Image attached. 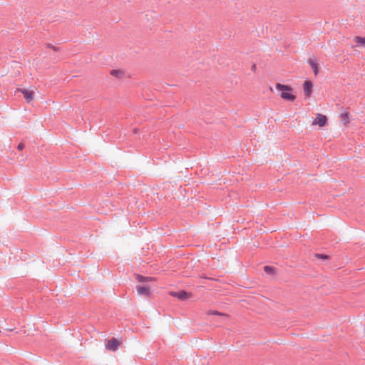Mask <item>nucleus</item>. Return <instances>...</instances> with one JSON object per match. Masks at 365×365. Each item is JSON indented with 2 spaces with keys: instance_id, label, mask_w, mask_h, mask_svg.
I'll use <instances>...</instances> for the list:
<instances>
[{
  "instance_id": "obj_1",
  "label": "nucleus",
  "mask_w": 365,
  "mask_h": 365,
  "mask_svg": "<svg viewBox=\"0 0 365 365\" xmlns=\"http://www.w3.org/2000/svg\"><path fill=\"white\" fill-rule=\"evenodd\" d=\"M276 88L281 91L280 97L283 100L290 102H294L296 100V95L294 93L293 88L291 86L277 83Z\"/></svg>"
},
{
  "instance_id": "obj_2",
  "label": "nucleus",
  "mask_w": 365,
  "mask_h": 365,
  "mask_svg": "<svg viewBox=\"0 0 365 365\" xmlns=\"http://www.w3.org/2000/svg\"><path fill=\"white\" fill-rule=\"evenodd\" d=\"M327 120L328 118L325 115L318 113L317 117L313 120L312 125L323 127L327 123Z\"/></svg>"
},
{
  "instance_id": "obj_3",
  "label": "nucleus",
  "mask_w": 365,
  "mask_h": 365,
  "mask_svg": "<svg viewBox=\"0 0 365 365\" xmlns=\"http://www.w3.org/2000/svg\"><path fill=\"white\" fill-rule=\"evenodd\" d=\"M340 118L342 125L346 127L350 123L351 115L349 111L345 109L340 113Z\"/></svg>"
},
{
  "instance_id": "obj_4",
  "label": "nucleus",
  "mask_w": 365,
  "mask_h": 365,
  "mask_svg": "<svg viewBox=\"0 0 365 365\" xmlns=\"http://www.w3.org/2000/svg\"><path fill=\"white\" fill-rule=\"evenodd\" d=\"M120 345V341L115 338L110 339L106 345L108 350L115 351L118 347Z\"/></svg>"
},
{
  "instance_id": "obj_5",
  "label": "nucleus",
  "mask_w": 365,
  "mask_h": 365,
  "mask_svg": "<svg viewBox=\"0 0 365 365\" xmlns=\"http://www.w3.org/2000/svg\"><path fill=\"white\" fill-rule=\"evenodd\" d=\"M19 91L24 95V98L28 103H30L34 100V96L35 94V91L33 90L29 89H19Z\"/></svg>"
},
{
  "instance_id": "obj_6",
  "label": "nucleus",
  "mask_w": 365,
  "mask_h": 365,
  "mask_svg": "<svg viewBox=\"0 0 365 365\" xmlns=\"http://www.w3.org/2000/svg\"><path fill=\"white\" fill-rule=\"evenodd\" d=\"M304 93L307 98H309L312 93L313 84L310 81H305L303 85Z\"/></svg>"
},
{
  "instance_id": "obj_7",
  "label": "nucleus",
  "mask_w": 365,
  "mask_h": 365,
  "mask_svg": "<svg viewBox=\"0 0 365 365\" xmlns=\"http://www.w3.org/2000/svg\"><path fill=\"white\" fill-rule=\"evenodd\" d=\"M308 63L313 69L314 75L317 76L319 73V68L317 59L315 58H309Z\"/></svg>"
},
{
  "instance_id": "obj_8",
  "label": "nucleus",
  "mask_w": 365,
  "mask_h": 365,
  "mask_svg": "<svg viewBox=\"0 0 365 365\" xmlns=\"http://www.w3.org/2000/svg\"><path fill=\"white\" fill-rule=\"evenodd\" d=\"M136 289L140 295H150V289L148 287L137 286Z\"/></svg>"
},
{
  "instance_id": "obj_9",
  "label": "nucleus",
  "mask_w": 365,
  "mask_h": 365,
  "mask_svg": "<svg viewBox=\"0 0 365 365\" xmlns=\"http://www.w3.org/2000/svg\"><path fill=\"white\" fill-rule=\"evenodd\" d=\"M110 74L115 78H122L125 76V72L120 69H113L110 71Z\"/></svg>"
},
{
  "instance_id": "obj_10",
  "label": "nucleus",
  "mask_w": 365,
  "mask_h": 365,
  "mask_svg": "<svg viewBox=\"0 0 365 365\" xmlns=\"http://www.w3.org/2000/svg\"><path fill=\"white\" fill-rule=\"evenodd\" d=\"M136 279L138 281H139L140 282L154 281V278H153V277H143L141 275H137Z\"/></svg>"
},
{
  "instance_id": "obj_11",
  "label": "nucleus",
  "mask_w": 365,
  "mask_h": 365,
  "mask_svg": "<svg viewBox=\"0 0 365 365\" xmlns=\"http://www.w3.org/2000/svg\"><path fill=\"white\" fill-rule=\"evenodd\" d=\"M180 299H185L188 297V294L184 291H180L175 294Z\"/></svg>"
},
{
  "instance_id": "obj_12",
  "label": "nucleus",
  "mask_w": 365,
  "mask_h": 365,
  "mask_svg": "<svg viewBox=\"0 0 365 365\" xmlns=\"http://www.w3.org/2000/svg\"><path fill=\"white\" fill-rule=\"evenodd\" d=\"M354 41L360 45L365 46V37L356 36Z\"/></svg>"
},
{
  "instance_id": "obj_13",
  "label": "nucleus",
  "mask_w": 365,
  "mask_h": 365,
  "mask_svg": "<svg viewBox=\"0 0 365 365\" xmlns=\"http://www.w3.org/2000/svg\"><path fill=\"white\" fill-rule=\"evenodd\" d=\"M264 271L268 274H273L274 273V269L270 266H264Z\"/></svg>"
},
{
  "instance_id": "obj_14",
  "label": "nucleus",
  "mask_w": 365,
  "mask_h": 365,
  "mask_svg": "<svg viewBox=\"0 0 365 365\" xmlns=\"http://www.w3.org/2000/svg\"><path fill=\"white\" fill-rule=\"evenodd\" d=\"M207 314H215V315H220V316H222V317H224L225 318H227L228 317V315L226 314H223V313H220L217 311H209L207 312Z\"/></svg>"
},
{
  "instance_id": "obj_15",
  "label": "nucleus",
  "mask_w": 365,
  "mask_h": 365,
  "mask_svg": "<svg viewBox=\"0 0 365 365\" xmlns=\"http://www.w3.org/2000/svg\"><path fill=\"white\" fill-rule=\"evenodd\" d=\"M24 148V143H19V144L18 145V149H19V150H23Z\"/></svg>"
}]
</instances>
